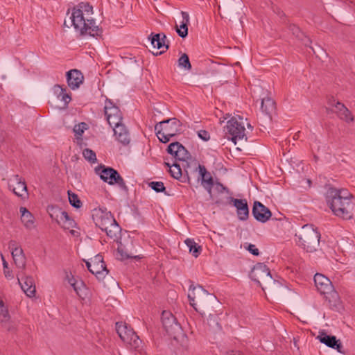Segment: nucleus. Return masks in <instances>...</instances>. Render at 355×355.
I'll list each match as a JSON object with an SVG mask.
<instances>
[{"instance_id": "obj_1", "label": "nucleus", "mask_w": 355, "mask_h": 355, "mask_svg": "<svg viewBox=\"0 0 355 355\" xmlns=\"http://www.w3.org/2000/svg\"><path fill=\"white\" fill-rule=\"evenodd\" d=\"M93 8L87 3L81 2L72 9L69 21H64L65 26H73L76 31L81 35H89L92 37L100 36L102 29L92 18Z\"/></svg>"}, {"instance_id": "obj_2", "label": "nucleus", "mask_w": 355, "mask_h": 355, "mask_svg": "<svg viewBox=\"0 0 355 355\" xmlns=\"http://www.w3.org/2000/svg\"><path fill=\"white\" fill-rule=\"evenodd\" d=\"M352 197L345 189L329 187L326 193V201L332 212L345 220L351 219L355 214V202Z\"/></svg>"}, {"instance_id": "obj_3", "label": "nucleus", "mask_w": 355, "mask_h": 355, "mask_svg": "<svg viewBox=\"0 0 355 355\" xmlns=\"http://www.w3.org/2000/svg\"><path fill=\"white\" fill-rule=\"evenodd\" d=\"M188 298L190 304L201 315L205 314V311L213 308V305L217 302L216 297L208 293L201 286H194L191 285L189 289Z\"/></svg>"}, {"instance_id": "obj_4", "label": "nucleus", "mask_w": 355, "mask_h": 355, "mask_svg": "<svg viewBox=\"0 0 355 355\" xmlns=\"http://www.w3.org/2000/svg\"><path fill=\"white\" fill-rule=\"evenodd\" d=\"M93 219L96 225L105 231L109 237L117 239L121 228L110 211H107L106 209H96L94 210Z\"/></svg>"}, {"instance_id": "obj_5", "label": "nucleus", "mask_w": 355, "mask_h": 355, "mask_svg": "<svg viewBox=\"0 0 355 355\" xmlns=\"http://www.w3.org/2000/svg\"><path fill=\"white\" fill-rule=\"evenodd\" d=\"M250 277L259 284L263 291L268 290L274 292L280 287L279 282L273 279L269 268L263 263H258L254 266Z\"/></svg>"}, {"instance_id": "obj_6", "label": "nucleus", "mask_w": 355, "mask_h": 355, "mask_svg": "<svg viewBox=\"0 0 355 355\" xmlns=\"http://www.w3.org/2000/svg\"><path fill=\"white\" fill-rule=\"evenodd\" d=\"M295 236L298 245L307 252H313L318 249L320 234L312 225H304Z\"/></svg>"}, {"instance_id": "obj_7", "label": "nucleus", "mask_w": 355, "mask_h": 355, "mask_svg": "<svg viewBox=\"0 0 355 355\" xmlns=\"http://www.w3.org/2000/svg\"><path fill=\"white\" fill-rule=\"evenodd\" d=\"M182 123L176 118H171L157 123L155 126V131L159 140L162 143H167L171 138L181 132Z\"/></svg>"}, {"instance_id": "obj_8", "label": "nucleus", "mask_w": 355, "mask_h": 355, "mask_svg": "<svg viewBox=\"0 0 355 355\" xmlns=\"http://www.w3.org/2000/svg\"><path fill=\"white\" fill-rule=\"evenodd\" d=\"M225 137L232 140L234 144L237 141H246L245 128L243 118L240 116L232 117L224 128Z\"/></svg>"}, {"instance_id": "obj_9", "label": "nucleus", "mask_w": 355, "mask_h": 355, "mask_svg": "<svg viewBox=\"0 0 355 355\" xmlns=\"http://www.w3.org/2000/svg\"><path fill=\"white\" fill-rule=\"evenodd\" d=\"M95 173L98 175L102 180L110 185L116 184L121 189L128 190V187L123 178L115 169L100 165L95 168Z\"/></svg>"}, {"instance_id": "obj_10", "label": "nucleus", "mask_w": 355, "mask_h": 355, "mask_svg": "<svg viewBox=\"0 0 355 355\" xmlns=\"http://www.w3.org/2000/svg\"><path fill=\"white\" fill-rule=\"evenodd\" d=\"M116 329L120 338L124 343L135 349H138L141 347L142 341L128 324L122 322H116Z\"/></svg>"}, {"instance_id": "obj_11", "label": "nucleus", "mask_w": 355, "mask_h": 355, "mask_svg": "<svg viewBox=\"0 0 355 355\" xmlns=\"http://www.w3.org/2000/svg\"><path fill=\"white\" fill-rule=\"evenodd\" d=\"M162 324L167 334L173 338V339L178 340L179 338L184 337L182 327L176 321V318L168 311H164L162 312Z\"/></svg>"}, {"instance_id": "obj_12", "label": "nucleus", "mask_w": 355, "mask_h": 355, "mask_svg": "<svg viewBox=\"0 0 355 355\" xmlns=\"http://www.w3.org/2000/svg\"><path fill=\"white\" fill-rule=\"evenodd\" d=\"M85 263L89 272L95 275L98 279H103L108 272L101 254L96 255Z\"/></svg>"}, {"instance_id": "obj_13", "label": "nucleus", "mask_w": 355, "mask_h": 355, "mask_svg": "<svg viewBox=\"0 0 355 355\" xmlns=\"http://www.w3.org/2000/svg\"><path fill=\"white\" fill-rule=\"evenodd\" d=\"M104 111L107 121L110 126L118 125V123L122 122L123 117L121 110L110 100H106Z\"/></svg>"}, {"instance_id": "obj_14", "label": "nucleus", "mask_w": 355, "mask_h": 355, "mask_svg": "<svg viewBox=\"0 0 355 355\" xmlns=\"http://www.w3.org/2000/svg\"><path fill=\"white\" fill-rule=\"evenodd\" d=\"M17 282L27 296L31 297L35 294V281L31 276L25 275L22 272L17 275Z\"/></svg>"}, {"instance_id": "obj_15", "label": "nucleus", "mask_w": 355, "mask_h": 355, "mask_svg": "<svg viewBox=\"0 0 355 355\" xmlns=\"http://www.w3.org/2000/svg\"><path fill=\"white\" fill-rule=\"evenodd\" d=\"M252 214L256 220L261 223L268 221L272 215L270 209L258 201L254 202Z\"/></svg>"}, {"instance_id": "obj_16", "label": "nucleus", "mask_w": 355, "mask_h": 355, "mask_svg": "<svg viewBox=\"0 0 355 355\" xmlns=\"http://www.w3.org/2000/svg\"><path fill=\"white\" fill-rule=\"evenodd\" d=\"M314 282L317 290L322 294L329 293L333 291L331 282L322 274L315 275Z\"/></svg>"}, {"instance_id": "obj_17", "label": "nucleus", "mask_w": 355, "mask_h": 355, "mask_svg": "<svg viewBox=\"0 0 355 355\" xmlns=\"http://www.w3.org/2000/svg\"><path fill=\"white\" fill-rule=\"evenodd\" d=\"M316 338L320 340V343L324 344L329 347L337 349L338 352H340V349L342 348V344L340 340L336 339V337L334 336L328 335L324 331H319L318 335Z\"/></svg>"}, {"instance_id": "obj_18", "label": "nucleus", "mask_w": 355, "mask_h": 355, "mask_svg": "<svg viewBox=\"0 0 355 355\" xmlns=\"http://www.w3.org/2000/svg\"><path fill=\"white\" fill-rule=\"evenodd\" d=\"M230 201L236 208V213L239 219L241 220H246L249 216V209L247 200L245 199L230 198Z\"/></svg>"}, {"instance_id": "obj_19", "label": "nucleus", "mask_w": 355, "mask_h": 355, "mask_svg": "<svg viewBox=\"0 0 355 355\" xmlns=\"http://www.w3.org/2000/svg\"><path fill=\"white\" fill-rule=\"evenodd\" d=\"M8 187L18 196H22L24 192H26V185L24 181L15 175L8 180Z\"/></svg>"}, {"instance_id": "obj_20", "label": "nucleus", "mask_w": 355, "mask_h": 355, "mask_svg": "<svg viewBox=\"0 0 355 355\" xmlns=\"http://www.w3.org/2000/svg\"><path fill=\"white\" fill-rule=\"evenodd\" d=\"M67 80L69 87L71 89H76L83 83L84 76L80 71L71 69L67 73Z\"/></svg>"}, {"instance_id": "obj_21", "label": "nucleus", "mask_w": 355, "mask_h": 355, "mask_svg": "<svg viewBox=\"0 0 355 355\" xmlns=\"http://www.w3.org/2000/svg\"><path fill=\"white\" fill-rule=\"evenodd\" d=\"M113 130L116 139L122 144L127 145L130 141L129 132L125 125L121 122L118 125H114Z\"/></svg>"}, {"instance_id": "obj_22", "label": "nucleus", "mask_w": 355, "mask_h": 355, "mask_svg": "<svg viewBox=\"0 0 355 355\" xmlns=\"http://www.w3.org/2000/svg\"><path fill=\"white\" fill-rule=\"evenodd\" d=\"M198 169L202 178V185L211 196V188L214 186V180L204 166L198 165Z\"/></svg>"}, {"instance_id": "obj_23", "label": "nucleus", "mask_w": 355, "mask_h": 355, "mask_svg": "<svg viewBox=\"0 0 355 355\" xmlns=\"http://www.w3.org/2000/svg\"><path fill=\"white\" fill-rule=\"evenodd\" d=\"M181 15L182 17V21H181L180 25L176 24L175 28L178 35L184 38L188 35V26L190 24V17L189 13L184 11H182Z\"/></svg>"}, {"instance_id": "obj_24", "label": "nucleus", "mask_w": 355, "mask_h": 355, "mask_svg": "<svg viewBox=\"0 0 355 355\" xmlns=\"http://www.w3.org/2000/svg\"><path fill=\"white\" fill-rule=\"evenodd\" d=\"M152 37L150 38L151 44L153 48H156L157 49H164V50L161 51L159 54L162 53L166 50L168 49V46L166 44L165 40L166 39V36L164 33H157L153 35L151 34Z\"/></svg>"}, {"instance_id": "obj_25", "label": "nucleus", "mask_w": 355, "mask_h": 355, "mask_svg": "<svg viewBox=\"0 0 355 355\" xmlns=\"http://www.w3.org/2000/svg\"><path fill=\"white\" fill-rule=\"evenodd\" d=\"M335 107L340 119L344 120L346 122H352L354 121V117L351 112L343 103L336 102Z\"/></svg>"}, {"instance_id": "obj_26", "label": "nucleus", "mask_w": 355, "mask_h": 355, "mask_svg": "<svg viewBox=\"0 0 355 355\" xmlns=\"http://www.w3.org/2000/svg\"><path fill=\"white\" fill-rule=\"evenodd\" d=\"M56 220L64 229L69 230L75 226V222L71 219L66 211H60L57 216Z\"/></svg>"}, {"instance_id": "obj_27", "label": "nucleus", "mask_w": 355, "mask_h": 355, "mask_svg": "<svg viewBox=\"0 0 355 355\" xmlns=\"http://www.w3.org/2000/svg\"><path fill=\"white\" fill-rule=\"evenodd\" d=\"M21 214V219L24 226L27 229H32L34 227V217L31 213L25 207L20 208Z\"/></svg>"}, {"instance_id": "obj_28", "label": "nucleus", "mask_w": 355, "mask_h": 355, "mask_svg": "<svg viewBox=\"0 0 355 355\" xmlns=\"http://www.w3.org/2000/svg\"><path fill=\"white\" fill-rule=\"evenodd\" d=\"M11 254L17 267L24 270L26 267V257L23 250H17L15 252H12Z\"/></svg>"}, {"instance_id": "obj_29", "label": "nucleus", "mask_w": 355, "mask_h": 355, "mask_svg": "<svg viewBox=\"0 0 355 355\" xmlns=\"http://www.w3.org/2000/svg\"><path fill=\"white\" fill-rule=\"evenodd\" d=\"M261 108L263 112L270 114L275 109V103L270 96L261 99Z\"/></svg>"}, {"instance_id": "obj_30", "label": "nucleus", "mask_w": 355, "mask_h": 355, "mask_svg": "<svg viewBox=\"0 0 355 355\" xmlns=\"http://www.w3.org/2000/svg\"><path fill=\"white\" fill-rule=\"evenodd\" d=\"M187 246L189 248V252L192 254V255L195 257H198L201 251V246L198 245L193 239H187L184 241Z\"/></svg>"}, {"instance_id": "obj_31", "label": "nucleus", "mask_w": 355, "mask_h": 355, "mask_svg": "<svg viewBox=\"0 0 355 355\" xmlns=\"http://www.w3.org/2000/svg\"><path fill=\"white\" fill-rule=\"evenodd\" d=\"M291 31L293 35H295L299 40H302L305 46H309L311 44V40L300 31L299 27L293 25L291 26Z\"/></svg>"}, {"instance_id": "obj_32", "label": "nucleus", "mask_w": 355, "mask_h": 355, "mask_svg": "<svg viewBox=\"0 0 355 355\" xmlns=\"http://www.w3.org/2000/svg\"><path fill=\"white\" fill-rule=\"evenodd\" d=\"M54 92L57 94L58 97H61L62 101L64 102V105H67L71 101V96L67 94L66 88L62 87L59 85H56L54 86Z\"/></svg>"}, {"instance_id": "obj_33", "label": "nucleus", "mask_w": 355, "mask_h": 355, "mask_svg": "<svg viewBox=\"0 0 355 355\" xmlns=\"http://www.w3.org/2000/svg\"><path fill=\"white\" fill-rule=\"evenodd\" d=\"M68 283L73 288L74 291L77 293L78 295L80 296V291L82 288L83 287V282H77L73 276H70L69 275H67L66 277Z\"/></svg>"}, {"instance_id": "obj_34", "label": "nucleus", "mask_w": 355, "mask_h": 355, "mask_svg": "<svg viewBox=\"0 0 355 355\" xmlns=\"http://www.w3.org/2000/svg\"><path fill=\"white\" fill-rule=\"evenodd\" d=\"M165 164L169 167V172L173 178L179 179L182 176L181 167L178 164L173 163L171 165L169 163L165 162Z\"/></svg>"}, {"instance_id": "obj_35", "label": "nucleus", "mask_w": 355, "mask_h": 355, "mask_svg": "<svg viewBox=\"0 0 355 355\" xmlns=\"http://www.w3.org/2000/svg\"><path fill=\"white\" fill-rule=\"evenodd\" d=\"M180 148V150L177 153V154H175L174 155V157L177 160L183 161V162L187 161L190 157L189 153L185 148V147L183 146L182 145H181V146Z\"/></svg>"}, {"instance_id": "obj_36", "label": "nucleus", "mask_w": 355, "mask_h": 355, "mask_svg": "<svg viewBox=\"0 0 355 355\" xmlns=\"http://www.w3.org/2000/svg\"><path fill=\"white\" fill-rule=\"evenodd\" d=\"M10 319V316L8 312V307L4 305L2 308H0V322L3 327H6V324Z\"/></svg>"}, {"instance_id": "obj_37", "label": "nucleus", "mask_w": 355, "mask_h": 355, "mask_svg": "<svg viewBox=\"0 0 355 355\" xmlns=\"http://www.w3.org/2000/svg\"><path fill=\"white\" fill-rule=\"evenodd\" d=\"M83 155L84 158L91 164H94L97 162L95 152L89 148L84 149L83 151Z\"/></svg>"}, {"instance_id": "obj_38", "label": "nucleus", "mask_w": 355, "mask_h": 355, "mask_svg": "<svg viewBox=\"0 0 355 355\" xmlns=\"http://www.w3.org/2000/svg\"><path fill=\"white\" fill-rule=\"evenodd\" d=\"M178 66L187 70H190L191 69V64L189 61V56L186 53H183L178 59Z\"/></svg>"}, {"instance_id": "obj_39", "label": "nucleus", "mask_w": 355, "mask_h": 355, "mask_svg": "<svg viewBox=\"0 0 355 355\" xmlns=\"http://www.w3.org/2000/svg\"><path fill=\"white\" fill-rule=\"evenodd\" d=\"M68 196H69V201L73 207H74L76 208H80L82 206V202L76 194L69 191Z\"/></svg>"}, {"instance_id": "obj_40", "label": "nucleus", "mask_w": 355, "mask_h": 355, "mask_svg": "<svg viewBox=\"0 0 355 355\" xmlns=\"http://www.w3.org/2000/svg\"><path fill=\"white\" fill-rule=\"evenodd\" d=\"M181 145L182 144L178 141L173 142L168 146L166 151L168 153L174 157V155L177 154L180 150Z\"/></svg>"}, {"instance_id": "obj_41", "label": "nucleus", "mask_w": 355, "mask_h": 355, "mask_svg": "<svg viewBox=\"0 0 355 355\" xmlns=\"http://www.w3.org/2000/svg\"><path fill=\"white\" fill-rule=\"evenodd\" d=\"M149 186L156 192H162L165 190V187L162 182H151Z\"/></svg>"}, {"instance_id": "obj_42", "label": "nucleus", "mask_w": 355, "mask_h": 355, "mask_svg": "<svg viewBox=\"0 0 355 355\" xmlns=\"http://www.w3.org/2000/svg\"><path fill=\"white\" fill-rule=\"evenodd\" d=\"M118 253L120 254V259H126L129 258H137V256L135 255L132 252L128 253L126 252L123 248H118Z\"/></svg>"}, {"instance_id": "obj_43", "label": "nucleus", "mask_w": 355, "mask_h": 355, "mask_svg": "<svg viewBox=\"0 0 355 355\" xmlns=\"http://www.w3.org/2000/svg\"><path fill=\"white\" fill-rule=\"evenodd\" d=\"M87 124L85 123H80L76 125L73 128V131L78 137L83 135L84 130L86 129Z\"/></svg>"}, {"instance_id": "obj_44", "label": "nucleus", "mask_w": 355, "mask_h": 355, "mask_svg": "<svg viewBox=\"0 0 355 355\" xmlns=\"http://www.w3.org/2000/svg\"><path fill=\"white\" fill-rule=\"evenodd\" d=\"M198 137L204 141H208L210 139L209 133L205 130H200L198 132Z\"/></svg>"}, {"instance_id": "obj_45", "label": "nucleus", "mask_w": 355, "mask_h": 355, "mask_svg": "<svg viewBox=\"0 0 355 355\" xmlns=\"http://www.w3.org/2000/svg\"><path fill=\"white\" fill-rule=\"evenodd\" d=\"M8 248L10 250L11 252H15V251H16L17 250L21 249L19 246L18 243L15 241H13V240L10 241L9 242Z\"/></svg>"}, {"instance_id": "obj_46", "label": "nucleus", "mask_w": 355, "mask_h": 355, "mask_svg": "<svg viewBox=\"0 0 355 355\" xmlns=\"http://www.w3.org/2000/svg\"><path fill=\"white\" fill-rule=\"evenodd\" d=\"M247 250L250 252L252 253L253 255H259V250L255 247L254 245L253 244H250L248 245V248H247Z\"/></svg>"}, {"instance_id": "obj_47", "label": "nucleus", "mask_w": 355, "mask_h": 355, "mask_svg": "<svg viewBox=\"0 0 355 355\" xmlns=\"http://www.w3.org/2000/svg\"><path fill=\"white\" fill-rule=\"evenodd\" d=\"M3 274L6 278L8 279H12L14 278V275L12 272L9 270V268L3 270Z\"/></svg>"}, {"instance_id": "obj_48", "label": "nucleus", "mask_w": 355, "mask_h": 355, "mask_svg": "<svg viewBox=\"0 0 355 355\" xmlns=\"http://www.w3.org/2000/svg\"><path fill=\"white\" fill-rule=\"evenodd\" d=\"M8 331H14L15 329L14 324L10 320L6 324V327H3Z\"/></svg>"}, {"instance_id": "obj_49", "label": "nucleus", "mask_w": 355, "mask_h": 355, "mask_svg": "<svg viewBox=\"0 0 355 355\" xmlns=\"http://www.w3.org/2000/svg\"><path fill=\"white\" fill-rule=\"evenodd\" d=\"M216 189L218 191H222L225 189V187H223V184H220V183H218L216 184Z\"/></svg>"}, {"instance_id": "obj_50", "label": "nucleus", "mask_w": 355, "mask_h": 355, "mask_svg": "<svg viewBox=\"0 0 355 355\" xmlns=\"http://www.w3.org/2000/svg\"><path fill=\"white\" fill-rule=\"evenodd\" d=\"M229 116H230V114H227L226 116L223 118V119L221 118H220L219 123L220 124H222L225 121V120H226Z\"/></svg>"}, {"instance_id": "obj_51", "label": "nucleus", "mask_w": 355, "mask_h": 355, "mask_svg": "<svg viewBox=\"0 0 355 355\" xmlns=\"http://www.w3.org/2000/svg\"><path fill=\"white\" fill-rule=\"evenodd\" d=\"M2 263H3V270L8 268V264L6 261H4V262H3Z\"/></svg>"}, {"instance_id": "obj_52", "label": "nucleus", "mask_w": 355, "mask_h": 355, "mask_svg": "<svg viewBox=\"0 0 355 355\" xmlns=\"http://www.w3.org/2000/svg\"><path fill=\"white\" fill-rule=\"evenodd\" d=\"M306 182H307V183H308V184H309V187H311V181L309 179H308Z\"/></svg>"}, {"instance_id": "obj_53", "label": "nucleus", "mask_w": 355, "mask_h": 355, "mask_svg": "<svg viewBox=\"0 0 355 355\" xmlns=\"http://www.w3.org/2000/svg\"><path fill=\"white\" fill-rule=\"evenodd\" d=\"M1 260H2V263L4 262V261H6L4 257L3 254H1Z\"/></svg>"}, {"instance_id": "obj_54", "label": "nucleus", "mask_w": 355, "mask_h": 355, "mask_svg": "<svg viewBox=\"0 0 355 355\" xmlns=\"http://www.w3.org/2000/svg\"><path fill=\"white\" fill-rule=\"evenodd\" d=\"M314 159H315V160H317L318 159V157L316 155H314Z\"/></svg>"}, {"instance_id": "obj_55", "label": "nucleus", "mask_w": 355, "mask_h": 355, "mask_svg": "<svg viewBox=\"0 0 355 355\" xmlns=\"http://www.w3.org/2000/svg\"><path fill=\"white\" fill-rule=\"evenodd\" d=\"M71 232L72 234H74L75 231L74 230H71Z\"/></svg>"}, {"instance_id": "obj_56", "label": "nucleus", "mask_w": 355, "mask_h": 355, "mask_svg": "<svg viewBox=\"0 0 355 355\" xmlns=\"http://www.w3.org/2000/svg\"><path fill=\"white\" fill-rule=\"evenodd\" d=\"M248 128H252V126L249 123L248 124Z\"/></svg>"}, {"instance_id": "obj_57", "label": "nucleus", "mask_w": 355, "mask_h": 355, "mask_svg": "<svg viewBox=\"0 0 355 355\" xmlns=\"http://www.w3.org/2000/svg\"><path fill=\"white\" fill-rule=\"evenodd\" d=\"M310 49H311L313 51H314L313 49L312 48V46H310ZM313 52L315 53V51H313Z\"/></svg>"}]
</instances>
